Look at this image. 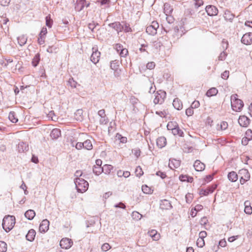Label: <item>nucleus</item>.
I'll list each match as a JSON object with an SVG mask.
<instances>
[{"label":"nucleus","mask_w":252,"mask_h":252,"mask_svg":"<svg viewBox=\"0 0 252 252\" xmlns=\"http://www.w3.org/2000/svg\"><path fill=\"white\" fill-rule=\"evenodd\" d=\"M49 221L45 219L42 221L39 227V230L41 232L45 233L49 229Z\"/></svg>","instance_id":"f8f14e48"},{"label":"nucleus","mask_w":252,"mask_h":252,"mask_svg":"<svg viewBox=\"0 0 252 252\" xmlns=\"http://www.w3.org/2000/svg\"><path fill=\"white\" fill-rule=\"evenodd\" d=\"M185 198H186V202L188 203H190L192 200V196L190 193L187 194L186 195Z\"/></svg>","instance_id":"bf43d9fd"},{"label":"nucleus","mask_w":252,"mask_h":252,"mask_svg":"<svg viewBox=\"0 0 252 252\" xmlns=\"http://www.w3.org/2000/svg\"><path fill=\"white\" fill-rule=\"evenodd\" d=\"M15 224V218L13 216H6L4 217L2 226L3 229L6 232H9Z\"/></svg>","instance_id":"f257e3e1"},{"label":"nucleus","mask_w":252,"mask_h":252,"mask_svg":"<svg viewBox=\"0 0 252 252\" xmlns=\"http://www.w3.org/2000/svg\"><path fill=\"white\" fill-rule=\"evenodd\" d=\"M205 9L208 15L209 16H213L218 14V10L215 6L208 5L206 7Z\"/></svg>","instance_id":"9d476101"},{"label":"nucleus","mask_w":252,"mask_h":252,"mask_svg":"<svg viewBox=\"0 0 252 252\" xmlns=\"http://www.w3.org/2000/svg\"><path fill=\"white\" fill-rule=\"evenodd\" d=\"M155 67V63L153 62L148 63L146 65V67L149 69H153Z\"/></svg>","instance_id":"4d7b16f0"},{"label":"nucleus","mask_w":252,"mask_h":252,"mask_svg":"<svg viewBox=\"0 0 252 252\" xmlns=\"http://www.w3.org/2000/svg\"><path fill=\"white\" fill-rule=\"evenodd\" d=\"M99 123L100 124H106L108 123L107 119L106 118V117H101L99 120Z\"/></svg>","instance_id":"774afa93"},{"label":"nucleus","mask_w":252,"mask_h":252,"mask_svg":"<svg viewBox=\"0 0 252 252\" xmlns=\"http://www.w3.org/2000/svg\"><path fill=\"white\" fill-rule=\"evenodd\" d=\"M173 9L170 7L168 3H165L164 4V11L166 15L169 14L172 11Z\"/></svg>","instance_id":"58836bf2"},{"label":"nucleus","mask_w":252,"mask_h":252,"mask_svg":"<svg viewBox=\"0 0 252 252\" xmlns=\"http://www.w3.org/2000/svg\"><path fill=\"white\" fill-rule=\"evenodd\" d=\"M8 118L9 120L13 123H16L18 122V120L16 117V115L14 112H10L8 115Z\"/></svg>","instance_id":"e433bc0d"},{"label":"nucleus","mask_w":252,"mask_h":252,"mask_svg":"<svg viewBox=\"0 0 252 252\" xmlns=\"http://www.w3.org/2000/svg\"><path fill=\"white\" fill-rule=\"evenodd\" d=\"M19 44L22 46L25 45L27 41V38L24 35H21L17 38Z\"/></svg>","instance_id":"f704fd0d"},{"label":"nucleus","mask_w":252,"mask_h":252,"mask_svg":"<svg viewBox=\"0 0 252 252\" xmlns=\"http://www.w3.org/2000/svg\"><path fill=\"white\" fill-rule=\"evenodd\" d=\"M159 27L157 21H153L151 25L146 28V32L150 35H154L157 33V29Z\"/></svg>","instance_id":"423d86ee"},{"label":"nucleus","mask_w":252,"mask_h":252,"mask_svg":"<svg viewBox=\"0 0 252 252\" xmlns=\"http://www.w3.org/2000/svg\"><path fill=\"white\" fill-rule=\"evenodd\" d=\"M186 114L188 116H191L193 114V109L190 106L186 111Z\"/></svg>","instance_id":"6e6d98bb"},{"label":"nucleus","mask_w":252,"mask_h":252,"mask_svg":"<svg viewBox=\"0 0 252 252\" xmlns=\"http://www.w3.org/2000/svg\"><path fill=\"white\" fill-rule=\"evenodd\" d=\"M148 47V44H142L141 45V47L139 48V50L142 53V52H146V50L145 49L146 47Z\"/></svg>","instance_id":"69168bd1"},{"label":"nucleus","mask_w":252,"mask_h":252,"mask_svg":"<svg viewBox=\"0 0 252 252\" xmlns=\"http://www.w3.org/2000/svg\"><path fill=\"white\" fill-rule=\"evenodd\" d=\"M200 105V103L198 101L195 100L191 104V107L194 109V108H198Z\"/></svg>","instance_id":"052dcab7"},{"label":"nucleus","mask_w":252,"mask_h":252,"mask_svg":"<svg viewBox=\"0 0 252 252\" xmlns=\"http://www.w3.org/2000/svg\"><path fill=\"white\" fill-rule=\"evenodd\" d=\"M239 176L245 179V180H249L250 178V174L246 169H242L239 171Z\"/></svg>","instance_id":"a211bd4d"},{"label":"nucleus","mask_w":252,"mask_h":252,"mask_svg":"<svg viewBox=\"0 0 252 252\" xmlns=\"http://www.w3.org/2000/svg\"><path fill=\"white\" fill-rule=\"evenodd\" d=\"M249 141H250V140L245 136L242 138L241 142L243 145L246 146L248 144Z\"/></svg>","instance_id":"338daca9"},{"label":"nucleus","mask_w":252,"mask_h":252,"mask_svg":"<svg viewBox=\"0 0 252 252\" xmlns=\"http://www.w3.org/2000/svg\"><path fill=\"white\" fill-rule=\"evenodd\" d=\"M75 148L77 150H81L83 148L87 150H91L93 149V144L90 140L87 139L84 142H77Z\"/></svg>","instance_id":"39448f33"},{"label":"nucleus","mask_w":252,"mask_h":252,"mask_svg":"<svg viewBox=\"0 0 252 252\" xmlns=\"http://www.w3.org/2000/svg\"><path fill=\"white\" fill-rule=\"evenodd\" d=\"M250 119L245 116H240L238 123L241 126L247 127L250 124Z\"/></svg>","instance_id":"ddd939ff"},{"label":"nucleus","mask_w":252,"mask_h":252,"mask_svg":"<svg viewBox=\"0 0 252 252\" xmlns=\"http://www.w3.org/2000/svg\"><path fill=\"white\" fill-rule=\"evenodd\" d=\"M178 126V125L176 122L171 121L167 124V128L169 130L172 131Z\"/></svg>","instance_id":"c9c22d12"},{"label":"nucleus","mask_w":252,"mask_h":252,"mask_svg":"<svg viewBox=\"0 0 252 252\" xmlns=\"http://www.w3.org/2000/svg\"><path fill=\"white\" fill-rule=\"evenodd\" d=\"M90 3L87 2L86 0H77L75 5V9L78 11H80L85 7H88Z\"/></svg>","instance_id":"0eeeda50"},{"label":"nucleus","mask_w":252,"mask_h":252,"mask_svg":"<svg viewBox=\"0 0 252 252\" xmlns=\"http://www.w3.org/2000/svg\"><path fill=\"white\" fill-rule=\"evenodd\" d=\"M46 25L49 28L52 27V21L49 16H46Z\"/></svg>","instance_id":"864d4df0"},{"label":"nucleus","mask_w":252,"mask_h":252,"mask_svg":"<svg viewBox=\"0 0 252 252\" xmlns=\"http://www.w3.org/2000/svg\"><path fill=\"white\" fill-rule=\"evenodd\" d=\"M18 149L19 152H24L29 150V146L26 143L20 142L18 145Z\"/></svg>","instance_id":"bb28decb"},{"label":"nucleus","mask_w":252,"mask_h":252,"mask_svg":"<svg viewBox=\"0 0 252 252\" xmlns=\"http://www.w3.org/2000/svg\"><path fill=\"white\" fill-rule=\"evenodd\" d=\"M216 188H217V185H215L214 186L210 187L208 189H201L200 190L199 193L200 195H205V196L207 195L209 193H212L214 191V190L216 189Z\"/></svg>","instance_id":"f3484780"},{"label":"nucleus","mask_w":252,"mask_h":252,"mask_svg":"<svg viewBox=\"0 0 252 252\" xmlns=\"http://www.w3.org/2000/svg\"><path fill=\"white\" fill-rule=\"evenodd\" d=\"M226 56V54L224 52H222L218 57V59L220 61H223L225 60Z\"/></svg>","instance_id":"13d9d810"},{"label":"nucleus","mask_w":252,"mask_h":252,"mask_svg":"<svg viewBox=\"0 0 252 252\" xmlns=\"http://www.w3.org/2000/svg\"><path fill=\"white\" fill-rule=\"evenodd\" d=\"M132 217L133 219L140 220L142 217V215L139 213L138 212L134 211L132 213Z\"/></svg>","instance_id":"a18cd8bd"},{"label":"nucleus","mask_w":252,"mask_h":252,"mask_svg":"<svg viewBox=\"0 0 252 252\" xmlns=\"http://www.w3.org/2000/svg\"><path fill=\"white\" fill-rule=\"evenodd\" d=\"M224 18L226 21L232 22L234 18L235 15L229 10L225 11L224 14Z\"/></svg>","instance_id":"393cba45"},{"label":"nucleus","mask_w":252,"mask_h":252,"mask_svg":"<svg viewBox=\"0 0 252 252\" xmlns=\"http://www.w3.org/2000/svg\"><path fill=\"white\" fill-rule=\"evenodd\" d=\"M68 84L72 88H75L77 86V83L73 78H70L68 81Z\"/></svg>","instance_id":"49530a36"},{"label":"nucleus","mask_w":252,"mask_h":252,"mask_svg":"<svg viewBox=\"0 0 252 252\" xmlns=\"http://www.w3.org/2000/svg\"><path fill=\"white\" fill-rule=\"evenodd\" d=\"M116 138L120 140V142L122 143H126L127 142V138L126 137L122 136L120 134L117 133L116 135Z\"/></svg>","instance_id":"c03bdc74"},{"label":"nucleus","mask_w":252,"mask_h":252,"mask_svg":"<svg viewBox=\"0 0 252 252\" xmlns=\"http://www.w3.org/2000/svg\"><path fill=\"white\" fill-rule=\"evenodd\" d=\"M93 173L97 176L99 175L103 172L102 167L98 166H94L93 168Z\"/></svg>","instance_id":"473e14b6"},{"label":"nucleus","mask_w":252,"mask_h":252,"mask_svg":"<svg viewBox=\"0 0 252 252\" xmlns=\"http://www.w3.org/2000/svg\"><path fill=\"white\" fill-rule=\"evenodd\" d=\"M229 77V71H225L221 74V77L224 79H227Z\"/></svg>","instance_id":"0e129e2a"},{"label":"nucleus","mask_w":252,"mask_h":252,"mask_svg":"<svg viewBox=\"0 0 252 252\" xmlns=\"http://www.w3.org/2000/svg\"><path fill=\"white\" fill-rule=\"evenodd\" d=\"M61 135V130L58 128L53 129L50 133L52 139H57Z\"/></svg>","instance_id":"b1692460"},{"label":"nucleus","mask_w":252,"mask_h":252,"mask_svg":"<svg viewBox=\"0 0 252 252\" xmlns=\"http://www.w3.org/2000/svg\"><path fill=\"white\" fill-rule=\"evenodd\" d=\"M244 212L246 214L251 215L252 214V207L251 206V202L249 200H247L244 202Z\"/></svg>","instance_id":"5701e85b"},{"label":"nucleus","mask_w":252,"mask_h":252,"mask_svg":"<svg viewBox=\"0 0 252 252\" xmlns=\"http://www.w3.org/2000/svg\"><path fill=\"white\" fill-rule=\"evenodd\" d=\"M166 144V139L163 136L158 138L157 140V145L159 148L164 147Z\"/></svg>","instance_id":"4be33fe9"},{"label":"nucleus","mask_w":252,"mask_h":252,"mask_svg":"<svg viewBox=\"0 0 252 252\" xmlns=\"http://www.w3.org/2000/svg\"><path fill=\"white\" fill-rule=\"evenodd\" d=\"M35 216V213L34 210L30 209L27 211L25 213V217L29 220H32Z\"/></svg>","instance_id":"cd10ccee"},{"label":"nucleus","mask_w":252,"mask_h":252,"mask_svg":"<svg viewBox=\"0 0 252 252\" xmlns=\"http://www.w3.org/2000/svg\"><path fill=\"white\" fill-rule=\"evenodd\" d=\"M73 242L71 239L64 238H63L60 243V245L62 249H69L72 245Z\"/></svg>","instance_id":"6e6552de"},{"label":"nucleus","mask_w":252,"mask_h":252,"mask_svg":"<svg viewBox=\"0 0 252 252\" xmlns=\"http://www.w3.org/2000/svg\"><path fill=\"white\" fill-rule=\"evenodd\" d=\"M218 129L220 128V130H224L227 128L228 124L227 122L223 121L220 123V125H218Z\"/></svg>","instance_id":"ea45409f"},{"label":"nucleus","mask_w":252,"mask_h":252,"mask_svg":"<svg viewBox=\"0 0 252 252\" xmlns=\"http://www.w3.org/2000/svg\"><path fill=\"white\" fill-rule=\"evenodd\" d=\"M173 106L178 110H180L183 108L182 102L178 98H176L174 99Z\"/></svg>","instance_id":"a878e982"},{"label":"nucleus","mask_w":252,"mask_h":252,"mask_svg":"<svg viewBox=\"0 0 252 252\" xmlns=\"http://www.w3.org/2000/svg\"><path fill=\"white\" fill-rule=\"evenodd\" d=\"M7 244L3 241H0V252H6Z\"/></svg>","instance_id":"79ce46f5"},{"label":"nucleus","mask_w":252,"mask_h":252,"mask_svg":"<svg viewBox=\"0 0 252 252\" xmlns=\"http://www.w3.org/2000/svg\"><path fill=\"white\" fill-rule=\"evenodd\" d=\"M231 105L232 109L236 111H240L244 106L242 100L238 98V95L234 94L231 96Z\"/></svg>","instance_id":"f03ea898"},{"label":"nucleus","mask_w":252,"mask_h":252,"mask_svg":"<svg viewBox=\"0 0 252 252\" xmlns=\"http://www.w3.org/2000/svg\"><path fill=\"white\" fill-rule=\"evenodd\" d=\"M74 183L77 191L80 192L86 191L89 186V183L87 181L82 178H76Z\"/></svg>","instance_id":"7ed1b4c3"},{"label":"nucleus","mask_w":252,"mask_h":252,"mask_svg":"<svg viewBox=\"0 0 252 252\" xmlns=\"http://www.w3.org/2000/svg\"><path fill=\"white\" fill-rule=\"evenodd\" d=\"M103 172L105 174H109L113 169V166L109 164H105L102 167Z\"/></svg>","instance_id":"2f4dec72"},{"label":"nucleus","mask_w":252,"mask_h":252,"mask_svg":"<svg viewBox=\"0 0 252 252\" xmlns=\"http://www.w3.org/2000/svg\"><path fill=\"white\" fill-rule=\"evenodd\" d=\"M35 235V231L33 229H31L29 230L28 233L26 236V239L29 241L32 242L34 240Z\"/></svg>","instance_id":"aec40b11"},{"label":"nucleus","mask_w":252,"mask_h":252,"mask_svg":"<svg viewBox=\"0 0 252 252\" xmlns=\"http://www.w3.org/2000/svg\"><path fill=\"white\" fill-rule=\"evenodd\" d=\"M135 173L137 177H141L144 173L141 167L139 166H137L135 170Z\"/></svg>","instance_id":"37998d69"},{"label":"nucleus","mask_w":252,"mask_h":252,"mask_svg":"<svg viewBox=\"0 0 252 252\" xmlns=\"http://www.w3.org/2000/svg\"><path fill=\"white\" fill-rule=\"evenodd\" d=\"M128 54V50L126 48H123L120 53V55L122 57H125Z\"/></svg>","instance_id":"5fc2aeb1"},{"label":"nucleus","mask_w":252,"mask_h":252,"mask_svg":"<svg viewBox=\"0 0 252 252\" xmlns=\"http://www.w3.org/2000/svg\"><path fill=\"white\" fill-rule=\"evenodd\" d=\"M93 52L91 57V60L93 63L96 64L99 62L100 53L96 50L94 51V48H93Z\"/></svg>","instance_id":"9b49d317"},{"label":"nucleus","mask_w":252,"mask_h":252,"mask_svg":"<svg viewBox=\"0 0 252 252\" xmlns=\"http://www.w3.org/2000/svg\"><path fill=\"white\" fill-rule=\"evenodd\" d=\"M196 245L198 247L202 248L205 245V242L204 239L199 238L197 240Z\"/></svg>","instance_id":"09e8293b"},{"label":"nucleus","mask_w":252,"mask_h":252,"mask_svg":"<svg viewBox=\"0 0 252 252\" xmlns=\"http://www.w3.org/2000/svg\"><path fill=\"white\" fill-rule=\"evenodd\" d=\"M218 92V90L215 88H212L209 89L206 93V95L208 96H212L217 94Z\"/></svg>","instance_id":"72a5a7b5"},{"label":"nucleus","mask_w":252,"mask_h":252,"mask_svg":"<svg viewBox=\"0 0 252 252\" xmlns=\"http://www.w3.org/2000/svg\"><path fill=\"white\" fill-rule=\"evenodd\" d=\"M109 26L115 30L118 33L122 31L124 29V26L121 25L120 22H114L109 24Z\"/></svg>","instance_id":"dca6fc26"},{"label":"nucleus","mask_w":252,"mask_h":252,"mask_svg":"<svg viewBox=\"0 0 252 252\" xmlns=\"http://www.w3.org/2000/svg\"><path fill=\"white\" fill-rule=\"evenodd\" d=\"M132 153L137 158L140 156L141 151L139 149L136 148L132 150Z\"/></svg>","instance_id":"8fccbe9b"},{"label":"nucleus","mask_w":252,"mask_h":252,"mask_svg":"<svg viewBox=\"0 0 252 252\" xmlns=\"http://www.w3.org/2000/svg\"><path fill=\"white\" fill-rule=\"evenodd\" d=\"M111 246L108 243H104L101 246V249L104 252H106L110 249Z\"/></svg>","instance_id":"3c124183"},{"label":"nucleus","mask_w":252,"mask_h":252,"mask_svg":"<svg viewBox=\"0 0 252 252\" xmlns=\"http://www.w3.org/2000/svg\"><path fill=\"white\" fill-rule=\"evenodd\" d=\"M172 208L170 202L166 199H163L160 201V208L162 210H168Z\"/></svg>","instance_id":"4468645a"},{"label":"nucleus","mask_w":252,"mask_h":252,"mask_svg":"<svg viewBox=\"0 0 252 252\" xmlns=\"http://www.w3.org/2000/svg\"><path fill=\"white\" fill-rule=\"evenodd\" d=\"M241 42L246 45H251L252 43V33L248 32L244 34Z\"/></svg>","instance_id":"1a4fd4ad"},{"label":"nucleus","mask_w":252,"mask_h":252,"mask_svg":"<svg viewBox=\"0 0 252 252\" xmlns=\"http://www.w3.org/2000/svg\"><path fill=\"white\" fill-rule=\"evenodd\" d=\"M123 30L126 32H131V29L129 26V24H125L124 26Z\"/></svg>","instance_id":"e2e57ef3"},{"label":"nucleus","mask_w":252,"mask_h":252,"mask_svg":"<svg viewBox=\"0 0 252 252\" xmlns=\"http://www.w3.org/2000/svg\"><path fill=\"white\" fill-rule=\"evenodd\" d=\"M10 2V0H0V4L2 6H7Z\"/></svg>","instance_id":"680f3d73"},{"label":"nucleus","mask_w":252,"mask_h":252,"mask_svg":"<svg viewBox=\"0 0 252 252\" xmlns=\"http://www.w3.org/2000/svg\"><path fill=\"white\" fill-rule=\"evenodd\" d=\"M142 190L144 193L150 194L151 193V189L147 185H143L142 186Z\"/></svg>","instance_id":"de8ad7c7"},{"label":"nucleus","mask_w":252,"mask_h":252,"mask_svg":"<svg viewBox=\"0 0 252 252\" xmlns=\"http://www.w3.org/2000/svg\"><path fill=\"white\" fill-rule=\"evenodd\" d=\"M166 94L165 92L161 90L157 91L155 94V98L154 99V103L157 104H162L164 101V99L166 97Z\"/></svg>","instance_id":"20e7f679"},{"label":"nucleus","mask_w":252,"mask_h":252,"mask_svg":"<svg viewBox=\"0 0 252 252\" xmlns=\"http://www.w3.org/2000/svg\"><path fill=\"white\" fill-rule=\"evenodd\" d=\"M119 66V61L117 60L113 61L111 62L110 67L112 69L116 70Z\"/></svg>","instance_id":"a19ab883"},{"label":"nucleus","mask_w":252,"mask_h":252,"mask_svg":"<svg viewBox=\"0 0 252 252\" xmlns=\"http://www.w3.org/2000/svg\"><path fill=\"white\" fill-rule=\"evenodd\" d=\"M228 179L232 182L236 181L238 179V175L234 171H231L228 174Z\"/></svg>","instance_id":"7c9ffc66"},{"label":"nucleus","mask_w":252,"mask_h":252,"mask_svg":"<svg viewBox=\"0 0 252 252\" xmlns=\"http://www.w3.org/2000/svg\"><path fill=\"white\" fill-rule=\"evenodd\" d=\"M148 234L152 237L154 241H158L160 238V234L155 229L149 230L148 232Z\"/></svg>","instance_id":"6ab92c4d"},{"label":"nucleus","mask_w":252,"mask_h":252,"mask_svg":"<svg viewBox=\"0 0 252 252\" xmlns=\"http://www.w3.org/2000/svg\"><path fill=\"white\" fill-rule=\"evenodd\" d=\"M180 165V161L179 160H176L175 159H170L169 162V167L171 169H174V168H177L179 167Z\"/></svg>","instance_id":"412c9836"},{"label":"nucleus","mask_w":252,"mask_h":252,"mask_svg":"<svg viewBox=\"0 0 252 252\" xmlns=\"http://www.w3.org/2000/svg\"><path fill=\"white\" fill-rule=\"evenodd\" d=\"M245 137L249 139L250 140H252V130L248 129L245 133Z\"/></svg>","instance_id":"603ef678"},{"label":"nucleus","mask_w":252,"mask_h":252,"mask_svg":"<svg viewBox=\"0 0 252 252\" xmlns=\"http://www.w3.org/2000/svg\"><path fill=\"white\" fill-rule=\"evenodd\" d=\"M171 131L174 135H179V136H181V137L184 136V132L183 131V130L181 129H180L179 126H176Z\"/></svg>","instance_id":"c85d7f7f"},{"label":"nucleus","mask_w":252,"mask_h":252,"mask_svg":"<svg viewBox=\"0 0 252 252\" xmlns=\"http://www.w3.org/2000/svg\"><path fill=\"white\" fill-rule=\"evenodd\" d=\"M194 169L197 171H202L205 169V165L204 163L201 162L199 160H196L193 164Z\"/></svg>","instance_id":"2eb2a0df"},{"label":"nucleus","mask_w":252,"mask_h":252,"mask_svg":"<svg viewBox=\"0 0 252 252\" xmlns=\"http://www.w3.org/2000/svg\"><path fill=\"white\" fill-rule=\"evenodd\" d=\"M82 109H78L74 113V118L78 121H81L83 119Z\"/></svg>","instance_id":"c756f323"},{"label":"nucleus","mask_w":252,"mask_h":252,"mask_svg":"<svg viewBox=\"0 0 252 252\" xmlns=\"http://www.w3.org/2000/svg\"><path fill=\"white\" fill-rule=\"evenodd\" d=\"M40 61V55L38 54L35 55L32 61V64L35 67L39 63Z\"/></svg>","instance_id":"4c0bfd02"}]
</instances>
